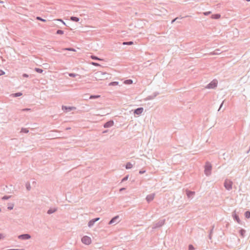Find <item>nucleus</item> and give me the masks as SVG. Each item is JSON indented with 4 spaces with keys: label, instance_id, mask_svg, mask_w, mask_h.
I'll return each mask as SVG.
<instances>
[{
    "label": "nucleus",
    "instance_id": "1",
    "mask_svg": "<svg viewBox=\"0 0 250 250\" xmlns=\"http://www.w3.org/2000/svg\"><path fill=\"white\" fill-rule=\"evenodd\" d=\"M204 172L206 176H209L211 173V170H212V165L211 164L208 162H207L206 163V164L204 166Z\"/></svg>",
    "mask_w": 250,
    "mask_h": 250
},
{
    "label": "nucleus",
    "instance_id": "2",
    "mask_svg": "<svg viewBox=\"0 0 250 250\" xmlns=\"http://www.w3.org/2000/svg\"><path fill=\"white\" fill-rule=\"evenodd\" d=\"M166 220L162 219L154 223L152 225V229H157L162 227L165 224Z\"/></svg>",
    "mask_w": 250,
    "mask_h": 250
},
{
    "label": "nucleus",
    "instance_id": "3",
    "mask_svg": "<svg viewBox=\"0 0 250 250\" xmlns=\"http://www.w3.org/2000/svg\"><path fill=\"white\" fill-rule=\"evenodd\" d=\"M218 82L216 79L213 80L209 83H208L205 88L207 89H215L217 86Z\"/></svg>",
    "mask_w": 250,
    "mask_h": 250
},
{
    "label": "nucleus",
    "instance_id": "4",
    "mask_svg": "<svg viewBox=\"0 0 250 250\" xmlns=\"http://www.w3.org/2000/svg\"><path fill=\"white\" fill-rule=\"evenodd\" d=\"M233 183L231 181L226 179L224 183V186L227 190L232 189Z\"/></svg>",
    "mask_w": 250,
    "mask_h": 250
},
{
    "label": "nucleus",
    "instance_id": "5",
    "mask_svg": "<svg viewBox=\"0 0 250 250\" xmlns=\"http://www.w3.org/2000/svg\"><path fill=\"white\" fill-rule=\"evenodd\" d=\"M62 109L63 111L64 112L68 113L72 110L76 109V107L73 106H66V105H62Z\"/></svg>",
    "mask_w": 250,
    "mask_h": 250
},
{
    "label": "nucleus",
    "instance_id": "6",
    "mask_svg": "<svg viewBox=\"0 0 250 250\" xmlns=\"http://www.w3.org/2000/svg\"><path fill=\"white\" fill-rule=\"evenodd\" d=\"M232 217L233 220L239 224H241V220L239 217L238 212L236 210H234L232 213Z\"/></svg>",
    "mask_w": 250,
    "mask_h": 250
},
{
    "label": "nucleus",
    "instance_id": "7",
    "mask_svg": "<svg viewBox=\"0 0 250 250\" xmlns=\"http://www.w3.org/2000/svg\"><path fill=\"white\" fill-rule=\"evenodd\" d=\"M82 242L85 245H89L91 243V239L90 237L85 235L82 238Z\"/></svg>",
    "mask_w": 250,
    "mask_h": 250
},
{
    "label": "nucleus",
    "instance_id": "8",
    "mask_svg": "<svg viewBox=\"0 0 250 250\" xmlns=\"http://www.w3.org/2000/svg\"><path fill=\"white\" fill-rule=\"evenodd\" d=\"M18 237L19 239L26 240L29 239L31 238V236L30 234H29L28 233H24V234L19 235L18 236Z\"/></svg>",
    "mask_w": 250,
    "mask_h": 250
},
{
    "label": "nucleus",
    "instance_id": "9",
    "mask_svg": "<svg viewBox=\"0 0 250 250\" xmlns=\"http://www.w3.org/2000/svg\"><path fill=\"white\" fill-rule=\"evenodd\" d=\"M114 125V121L112 120H109L106 122H105L104 125L103 126L104 128H109L111 126H112Z\"/></svg>",
    "mask_w": 250,
    "mask_h": 250
},
{
    "label": "nucleus",
    "instance_id": "10",
    "mask_svg": "<svg viewBox=\"0 0 250 250\" xmlns=\"http://www.w3.org/2000/svg\"><path fill=\"white\" fill-rule=\"evenodd\" d=\"M119 218H120V216L118 215L114 216L109 221L108 224L109 225H111V224H114V223H117V222H119L118 220L119 219Z\"/></svg>",
    "mask_w": 250,
    "mask_h": 250
},
{
    "label": "nucleus",
    "instance_id": "11",
    "mask_svg": "<svg viewBox=\"0 0 250 250\" xmlns=\"http://www.w3.org/2000/svg\"><path fill=\"white\" fill-rule=\"evenodd\" d=\"M144 108L142 107H138L133 110L134 115L140 116L143 112Z\"/></svg>",
    "mask_w": 250,
    "mask_h": 250
},
{
    "label": "nucleus",
    "instance_id": "12",
    "mask_svg": "<svg viewBox=\"0 0 250 250\" xmlns=\"http://www.w3.org/2000/svg\"><path fill=\"white\" fill-rule=\"evenodd\" d=\"M155 194L154 193L148 194L146 196V199L148 203L151 202L154 198Z\"/></svg>",
    "mask_w": 250,
    "mask_h": 250
},
{
    "label": "nucleus",
    "instance_id": "13",
    "mask_svg": "<svg viewBox=\"0 0 250 250\" xmlns=\"http://www.w3.org/2000/svg\"><path fill=\"white\" fill-rule=\"evenodd\" d=\"M159 94V93L158 92H155L153 93L152 95L148 96L146 99L145 100H151L155 98L157 95Z\"/></svg>",
    "mask_w": 250,
    "mask_h": 250
},
{
    "label": "nucleus",
    "instance_id": "14",
    "mask_svg": "<svg viewBox=\"0 0 250 250\" xmlns=\"http://www.w3.org/2000/svg\"><path fill=\"white\" fill-rule=\"evenodd\" d=\"M186 192V195H187V197H188V198H192L193 196L195 194L194 191H190L189 190H187Z\"/></svg>",
    "mask_w": 250,
    "mask_h": 250
},
{
    "label": "nucleus",
    "instance_id": "15",
    "mask_svg": "<svg viewBox=\"0 0 250 250\" xmlns=\"http://www.w3.org/2000/svg\"><path fill=\"white\" fill-rule=\"evenodd\" d=\"M57 210V208H50L49 209L47 210V213L48 214H51L54 212H55Z\"/></svg>",
    "mask_w": 250,
    "mask_h": 250
},
{
    "label": "nucleus",
    "instance_id": "16",
    "mask_svg": "<svg viewBox=\"0 0 250 250\" xmlns=\"http://www.w3.org/2000/svg\"><path fill=\"white\" fill-rule=\"evenodd\" d=\"M22 95V93L21 92H18L16 93H14L11 94V96L12 97L16 98Z\"/></svg>",
    "mask_w": 250,
    "mask_h": 250
},
{
    "label": "nucleus",
    "instance_id": "17",
    "mask_svg": "<svg viewBox=\"0 0 250 250\" xmlns=\"http://www.w3.org/2000/svg\"><path fill=\"white\" fill-rule=\"evenodd\" d=\"M95 223L96 222H95V221L92 219L89 221L87 224V226L89 228H91L94 226Z\"/></svg>",
    "mask_w": 250,
    "mask_h": 250
},
{
    "label": "nucleus",
    "instance_id": "18",
    "mask_svg": "<svg viewBox=\"0 0 250 250\" xmlns=\"http://www.w3.org/2000/svg\"><path fill=\"white\" fill-rule=\"evenodd\" d=\"M239 234L242 237H244L245 236V234L246 233V230H245L244 229H240L239 230Z\"/></svg>",
    "mask_w": 250,
    "mask_h": 250
},
{
    "label": "nucleus",
    "instance_id": "19",
    "mask_svg": "<svg viewBox=\"0 0 250 250\" xmlns=\"http://www.w3.org/2000/svg\"><path fill=\"white\" fill-rule=\"evenodd\" d=\"M70 19L71 21H73L74 22H79L80 21V18L77 17H75V16L70 17Z\"/></svg>",
    "mask_w": 250,
    "mask_h": 250
},
{
    "label": "nucleus",
    "instance_id": "20",
    "mask_svg": "<svg viewBox=\"0 0 250 250\" xmlns=\"http://www.w3.org/2000/svg\"><path fill=\"white\" fill-rule=\"evenodd\" d=\"M132 167L133 164H132L130 162H127L125 166V167L127 169L131 168Z\"/></svg>",
    "mask_w": 250,
    "mask_h": 250
},
{
    "label": "nucleus",
    "instance_id": "21",
    "mask_svg": "<svg viewBox=\"0 0 250 250\" xmlns=\"http://www.w3.org/2000/svg\"><path fill=\"white\" fill-rule=\"evenodd\" d=\"M244 216L246 218L249 219L250 218V210H248L244 213Z\"/></svg>",
    "mask_w": 250,
    "mask_h": 250
},
{
    "label": "nucleus",
    "instance_id": "22",
    "mask_svg": "<svg viewBox=\"0 0 250 250\" xmlns=\"http://www.w3.org/2000/svg\"><path fill=\"white\" fill-rule=\"evenodd\" d=\"M133 44H134V42L133 41L124 42L122 43V44L124 45H133Z\"/></svg>",
    "mask_w": 250,
    "mask_h": 250
},
{
    "label": "nucleus",
    "instance_id": "23",
    "mask_svg": "<svg viewBox=\"0 0 250 250\" xmlns=\"http://www.w3.org/2000/svg\"><path fill=\"white\" fill-rule=\"evenodd\" d=\"M124 83L125 84H131L133 83V81L131 79H127L124 81Z\"/></svg>",
    "mask_w": 250,
    "mask_h": 250
},
{
    "label": "nucleus",
    "instance_id": "24",
    "mask_svg": "<svg viewBox=\"0 0 250 250\" xmlns=\"http://www.w3.org/2000/svg\"><path fill=\"white\" fill-rule=\"evenodd\" d=\"M211 17L212 19H219L221 17V16L219 14H215L212 15Z\"/></svg>",
    "mask_w": 250,
    "mask_h": 250
},
{
    "label": "nucleus",
    "instance_id": "25",
    "mask_svg": "<svg viewBox=\"0 0 250 250\" xmlns=\"http://www.w3.org/2000/svg\"><path fill=\"white\" fill-rule=\"evenodd\" d=\"M119 84V82L117 81L111 82L109 83V86H116Z\"/></svg>",
    "mask_w": 250,
    "mask_h": 250
},
{
    "label": "nucleus",
    "instance_id": "26",
    "mask_svg": "<svg viewBox=\"0 0 250 250\" xmlns=\"http://www.w3.org/2000/svg\"><path fill=\"white\" fill-rule=\"evenodd\" d=\"M35 71L38 73H42L43 71V70L40 68L36 67L35 68Z\"/></svg>",
    "mask_w": 250,
    "mask_h": 250
},
{
    "label": "nucleus",
    "instance_id": "27",
    "mask_svg": "<svg viewBox=\"0 0 250 250\" xmlns=\"http://www.w3.org/2000/svg\"><path fill=\"white\" fill-rule=\"evenodd\" d=\"M21 132L24 133H27L29 132V130L27 128L22 127Z\"/></svg>",
    "mask_w": 250,
    "mask_h": 250
},
{
    "label": "nucleus",
    "instance_id": "28",
    "mask_svg": "<svg viewBox=\"0 0 250 250\" xmlns=\"http://www.w3.org/2000/svg\"><path fill=\"white\" fill-rule=\"evenodd\" d=\"M91 58L93 60H98V61H101L102 59L99 58L98 57L96 56H95V55H92L91 56Z\"/></svg>",
    "mask_w": 250,
    "mask_h": 250
},
{
    "label": "nucleus",
    "instance_id": "29",
    "mask_svg": "<svg viewBox=\"0 0 250 250\" xmlns=\"http://www.w3.org/2000/svg\"><path fill=\"white\" fill-rule=\"evenodd\" d=\"M36 19L37 20H38V21H42V22H46V20L45 19H43L42 17H39V16H37L36 17Z\"/></svg>",
    "mask_w": 250,
    "mask_h": 250
},
{
    "label": "nucleus",
    "instance_id": "30",
    "mask_svg": "<svg viewBox=\"0 0 250 250\" xmlns=\"http://www.w3.org/2000/svg\"><path fill=\"white\" fill-rule=\"evenodd\" d=\"M63 50H67V51H76L75 49L74 48H72V47L65 48L63 49Z\"/></svg>",
    "mask_w": 250,
    "mask_h": 250
},
{
    "label": "nucleus",
    "instance_id": "31",
    "mask_svg": "<svg viewBox=\"0 0 250 250\" xmlns=\"http://www.w3.org/2000/svg\"><path fill=\"white\" fill-rule=\"evenodd\" d=\"M68 76L70 77L74 78L76 76H78L79 75L74 73H68Z\"/></svg>",
    "mask_w": 250,
    "mask_h": 250
},
{
    "label": "nucleus",
    "instance_id": "32",
    "mask_svg": "<svg viewBox=\"0 0 250 250\" xmlns=\"http://www.w3.org/2000/svg\"><path fill=\"white\" fill-rule=\"evenodd\" d=\"M128 177H129V175H125V177H124L122 178V179L121 180V182H124L127 181L128 179Z\"/></svg>",
    "mask_w": 250,
    "mask_h": 250
},
{
    "label": "nucleus",
    "instance_id": "33",
    "mask_svg": "<svg viewBox=\"0 0 250 250\" xmlns=\"http://www.w3.org/2000/svg\"><path fill=\"white\" fill-rule=\"evenodd\" d=\"M11 197V196H10V195H4L2 197V200H7L9 199V198H10Z\"/></svg>",
    "mask_w": 250,
    "mask_h": 250
},
{
    "label": "nucleus",
    "instance_id": "34",
    "mask_svg": "<svg viewBox=\"0 0 250 250\" xmlns=\"http://www.w3.org/2000/svg\"><path fill=\"white\" fill-rule=\"evenodd\" d=\"M25 187L26 188V189L27 190H30L31 189V186L29 183H26L25 184Z\"/></svg>",
    "mask_w": 250,
    "mask_h": 250
},
{
    "label": "nucleus",
    "instance_id": "35",
    "mask_svg": "<svg viewBox=\"0 0 250 250\" xmlns=\"http://www.w3.org/2000/svg\"><path fill=\"white\" fill-rule=\"evenodd\" d=\"M56 34L58 35H62L64 34V31L62 30H58L56 32Z\"/></svg>",
    "mask_w": 250,
    "mask_h": 250
},
{
    "label": "nucleus",
    "instance_id": "36",
    "mask_svg": "<svg viewBox=\"0 0 250 250\" xmlns=\"http://www.w3.org/2000/svg\"><path fill=\"white\" fill-rule=\"evenodd\" d=\"M99 97H100V96L98 95H91V96H90L91 99H97Z\"/></svg>",
    "mask_w": 250,
    "mask_h": 250
},
{
    "label": "nucleus",
    "instance_id": "37",
    "mask_svg": "<svg viewBox=\"0 0 250 250\" xmlns=\"http://www.w3.org/2000/svg\"><path fill=\"white\" fill-rule=\"evenodd\" d=\"M13 208H14V205L13 204H10L8 205L7 208L9 210H11Z\"/></svg>",
    "mask_w": 250,
    "mask_h": 250
},
{
    "label": "nucleus",
    "instance_id": "38",
    "mask_svg": "<svg viewBox=\"0 0 250 250\" xmlns=\"http://www.w3.org/2000/svg\"><path fill=\"white\" fill-rule=\"evenodd\" d=\"M182 18H179V17H177V18H175V19H173V20L171 21V23H172H172H173L175 21H177L178 19H182Z\"/></svg>",
    "mask_w": 250,
    "mask_h": 250
},
{
    "label": "nucleus",
    "instance_id": "39",
    "mask_svg": "<svg viewBox=\"0 0 250 250\" xmlns=\"http://www.w3.org/2000/svg\"><path fill=\"white\" fill-rule=\"evenodd\" d=\"M211 13V11H206L204 12V15L205 16H208Z\"/></svg>",
    "mask_w": 250,
    "mask_h": 250
},
{
    "label": "nucleus",
    "instance_id": "40",
    "mask_svg": "<svg viewBox=\"0 0 250 250\" xmlns=\"http://www.w3.org/2000/svg\"><path fill=\"white\" fill-rule=\"evenodd\" d=\"M146 172V170L143 169H140L139 171L140 174H143Z\"/></svg>",
    "mask_w": 250,
    "mask_h": 250
},
{
    "label": "nucleus",
    "instance_id": "41",
    "mask_svg": "<svg viewBox=\"0 0 250 250\" xmlns=\"http://www.w3.org/2000/svg\"><path fill=\"white\" fill-rule=\"evenodd\" d=\"M194 248L192 245H189L188 250H194Z\"/></svg>",
    "mask_w": 250,
    "mask_h": 250
},
{
    "label": "nucleus",
    "instance_id": "42",
    "mask_svg": "<svg viewBox=\"0 0 250 250\" xmlns=\"http://www.w3.org/2000/svg\"><path fill=\"white\" fill-rule=\"evenodd\" d=\"M224 103V101H223L221 103V104L220 105L219 108V109H218V111H219L221 110V108L222 107V106H223V105Z\"/></svg>",
    "mask_w": 250,
    "mask_h": 250
},
{
    "label": "nucleus",
    "instance_id": "43",
    "mask_svg": "<svg viewBox=\"0 0 250 250\" xmlns=\"http://www.w3.org/2000/svg\"><path fill=\"white\" fill-rule=\"evenodd\" d=\"M5 74V72L1 69H0V76Z\"/></svg>",
    "mask_w": 250,
    "mask_h": 250
},
{
    "label": "nucleus",
    "instance_id": "44",
    "mask_svg": "<svg viewBox=\"0 0 250 250\" xmlns=\"http://www.w3.org/2000/svg\"><path fill=\"white\" fill-rule=\"evenodd\" d=\"M22 76L23 77V78H28L29 77V75L26 74V73H23L22 75Z\"/></svg>",
    "mask_w": 250,
    "mask_h": 250
},
{
    "label": "nucleus",
    "instance_id": "45",
    "mask_svg": "<svg viewBox=\"0 0 250 250\" xmlns=\"http://www.w3.org/2000/svg\"><path fill=\"white\" fill-rule=\"evenodd\" d=\"M91 64L94 66H99L100 64L96 62H92Z\"/></svg>",
    "mask_w": 250,
    "mask_h": 250
},
{
    "label": "nucleus",
    "instance_id": "46",
    "mask_svg": "<svg viewBox=\"0 0 250 250\" xmlns=\"http://www.w3.org/2000/svg\"><path fill=\"white\" fill-rule=\"evenodd\" d=\"M213 229H214V226H212V228H211V229H210L209 233L212 234Z\"/></svg>",
    "mask_w": 250,
    "mask_h": 250
},
{
    "label": "nucleus",
    "instance_id": "47",
    "mask_svg": "<svg viewBox=\"0 0 250 250\" xmlns=\"http://www.w3.org/2000/svg\"><path fill=\"white\" fill-rule=\"evenodd\" d=\"M93 219L95 221V222H96L97 221H98L100 220V218L97 217V218H93Z\"/></svg>",
    "mask_w": 250,
    "mask_h": 250
},
{
    "label": "nucleus",
    "instance_id": "48",
    "mask_svg": "<svg viewBox=\"0 0 250 250\" xmlns=\"http://www.w3.org/2000/svg\"><path fill=\"white\" fill-rule=\"evenodd\" d=\"M212 234H210V233H209V234L208 235V237L210 240H211L212 239Z\"/></svg>",
    "mask_w": 250,
    "mask_h": 250
},
{
    "label": "nucleus",
    "instance_id": "49",
    "mask_svg": "<svg viewBox=\"0 0 250 250\" xmlns=\"http://www.w3.org/2000/svg\"><path fill=\"white\" fill-rule=\"evenodd\" d=\"M4 238V235L2 233H0V240Z\"/></svg>",
    "mask_w": 250,
    "mask_h": 250
},
{
    "label": "nucleus",
    "instance_id": "50",
    "mask_svg": "<svg viewBox=\"0 0 250 250\" xmlns=\"http://www.w3.org/2000/svg\"><path fill=\"white\" fill-rule=\"evenodd\" d=\"M58 21H61L63 24L66 25L65 22L62 19H59Z\"/></svg>",
    "mask_w": 250,
    "mask_h": 250
},
{
    "label": "nucleus",
    "instance_id": "51",
    "mask_svg": "<svg viewBox=\"0 0 250 250\" xmlns=\"http://www.w3.org/2000/svg\"><path fill=\"white\" fill-rule=\"evenodd\" d=\"M125 188H121L120 189L119 191H123V190H125Z\"/></svg>",
    "mask_w": 250,
    "mask_h": 250
},
{
    "label": "nucleus",
    "instance_id": "52",
    "mask_svg": "<svg viewBox=\"0 0 250 250\" xmlns=\"http://www.w3.org/2000/svg\"><path fill=\"white\" fill-rule=\"evenodd\" d=\"M108 131V130H105L104 131H103V133L104 134V133H107Z\"/></svg>",
    "mask_w": 250,
    "mask_h": 250
},
{
    "label": "nucleus",
    "instance_id": "53",
    "mask_svg": "<svg viewBox=\"0 0 250 250\" xmlns=\"http://www.w3.org/2000/svg\"><path fill=\"white\" fill-rule=\"evenodd\" d=\"M29 110H30V109L28 108H25L23 109L24 111H28Z\"/></svg>",
    "mask_w": 250,
    "mask_h": 250
},
{
    "label": "nucleus",
    "instance_id": "54",
    "mask_svg": "<svg viewBox=\"0 0 250 250\" xmlns=\"http://www.w3.org/2000/svg\"><path fill=\"white\" fill-rule=\"evenodd\" d=\"M71 129V128H70V127H67V128H66V130H69V129Z\"/></svg>",
    "mask_w": 250,
    "mask_h": 250
},
{
    "label": "nucleus",
    "instance_id": "55",
    "mask_svg": "<svg viewBox=\"0 0 250 250\" xmlns=\"http://www.w3.org/2000/svg\"><path fill=\"white\" fill-rule=\"evenodd\" d=\"M247 1H250V0H246Z\"/></svg>",
    "mask_w": 250,
    "mask_h": 250
},
{
    "label": "nucleus",
    "instance_id": "56",
    "mask_svg": "<svg viewBox=\"0 0 250 250\" xmlns=\"http://www.w3.org/2000/svg\"><path fill=\"white\" fill-rule=\"evenodd\" d=\"M1 211V208H0V212Z\"/></svg>",
    "mask_w": 250,
    "mask_h": 250
}]
</instances>
